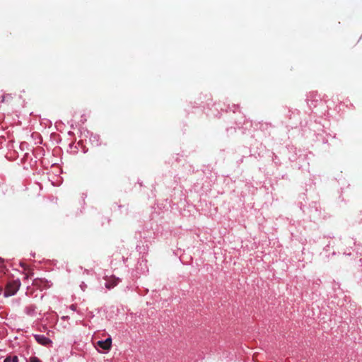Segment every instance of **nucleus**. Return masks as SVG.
<instances>
[{
  "label": "nucleus",
  "mask_w": 362,
  "mask_h": 362,
  "mask_svg": "<svg viewBox=\"0 0 362 362\" xmlns=\"http://www.w3.org/2000/svg\"><path fill=\"white\" fill-rule=\"evenodd\" d=\"M112 339L111 338H107L105 341H98L97 342V345L104 350H109L111 348Z\"/></svg>",
  "instance_id": "nucleus-3"
},
{
  "label": "nucleus",
  "mask_w": 362,
  "mask_h": 362,
  "mask_svg": "<svg viewBox=\"0 0 362 362\" xmlns=\"http://www.w3.org/2000/svg\"><path fill=\"white\" fill-rule=\"evenodd\" d=\"M32 275H33V273H32V272H28V273L26 274V276H25V278H26V279H28V277H30V276H32Z\"/></svg>",
  "instance_id": "nucleus-9"
},
{
  "label": "nucleus",
  "mask_w": 362,
  "mask_h": 362,
  "mask_svg": "<svg viewBox=\"0 0 362 362\" xmlns=\"http://www.w3.org/2000/svg\"><path fill=\"white\" fill-rule=\"evenodd\" d=\"M29 362H40V361L37 357L33 356L30 358Z\"/></svg>",
  "instance_id": "nucleus-7"
},
{
  "label": "nucleus",
  "mask_w": 362,
  "mask_h": 362,
  "mask_svg": "<svg viewBox=\"0 0 362 362\" xmlns=\"http://www.w3.org/2000/svg\"><path fill=\"white\" fill-rule=\"evenodd\" d=\"M39 283L38 282V280L37 279H35L33 282V284L35 285V286H38L39 285Z\"/></svg>",
  "instance_id": "nucleus-8"
},
{
  "label": "nucleus",
  "mask_w": 362,
  "mask_h": 362,
  "mask_svg": "<svg viewBox=\"0 0 362 362\" xmlns=\"http://www.w3.org/2000/svg\"><path fill=\"white\" fill-rule=\"evenodd\" d=\"M4 259L0 257V272L6 274L7 272V269L6 266L4 264Z\"/></svg>",
  "instance_id": "nucleus-6"
},
{
  "label": "nucleus",
  "mask_w": 362,
  "mask_h": 362,
  "mask_svg": "<svg viewBox=\"0 0 362 362\" xmlns=\"http://www.w3.org/2000/svg\"><path fill=\"white\" fill-rule=\"evenodd\" d=\"M36 341L42 345H47L51 342L50 339L44 335L37 334L35 336Z\"/></svg>",
  "instance_id": "nucleus-4"
},
{
  "label": "nucleus",
  "mask_w": 362,
  "mask_h": 362,
  "mask_svg": "<svg viewBox=\"0 0 362 362\" xmlns=\"http://www.w3.org/2000/svg\"><path fill=\"white\" fill-rule=\"evenodd\" d=\"M70 308H71V310H75V309H76V305H71L70 306Z\"/></svg>",
  "instance_id": "nucleus-10"
},
{
  "label": "nucleus",
  "mask_w": 362,
  "mask_h": 362,
  "mask_svg": "<svg viewBox=\"0 0 362 362\" xmlns=\"http://www.w3.org/2000/svg\"><path fill=\"white\" fill-rule=\"evenodd\" d=\"M105 280L106 281L105 285L107 289H110L116 286L120 281L119 278H117L115 276L113 275H111L110 276H106L105 277Z\"/></svg>",
  "instance_id": "nucleus-2"
},
{
  "label": "nucleus",
  "mask_w": 362,
  "mask_h": 362,
  "mask_svg": "<svg viewBox=\"0 0 362 362\" xmlns=\"http://www.w3.org/2000/svg\"><path fill=\"white\" fill-rule=\"evenodd\" d=\"M4 362H18L17 356H8L4 359Z\"/></svg>",
  "instance_id": "nucleus-5"
},
{
  "label": "nucleus",
  "mask_w": 362,
  "mask_h": 362,
  "mask_svg": "<svg viewBox=\"0 0 362 362\" xmlns=\"http://www.w3.org/2000/svg\"><path fill=\"white\" fill-rule=\"evenodd\" d=\"M20 286L21 281L19 279L13 280L11 281L8 282L5 288L4 296L8 297L13 296L19 290Z\"/></svg>",
  "instance_id": "nucleus-1"
}]
</instances>
